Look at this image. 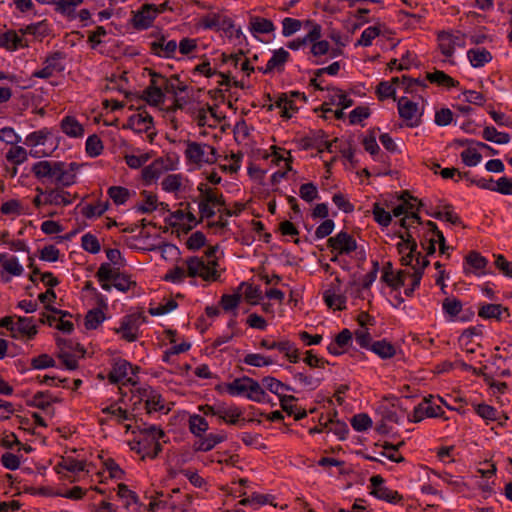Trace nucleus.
<instances>
[{"instance_id":"obj_38","label":"nucleus","mask_w":512,"mask_h":512,"mask_svg":"<svg viewBox=\"0 0 512 512\" xmlns=\"http://www.w3.org/2000/svg\"><path fill=\"white\" fill-rule=\"evenodd\" d=\"M86 463L84 461H78L73 457H62V460L54 467L57 473L61 472V469L77 473L85 470Z\"/></svg>"},{"instance_id":"obj_63","label":"nucleus","mask_w":512,"mask_h":512,"mask_svg":"<svg viewBox=\"0 0 512 512\" xmlns=\"http://www.w3.org/2000/svg\"><path fill=\"white\" fill-rule=\"evenodd\" d=\"M462 307L461 301L456 298H445L442 303L443 311L452 318L461 313Z\"/></svg>"},{"instance_id":"obj_44","label":"nucleus","mask_w":512,"mask_h":512,"mask_svg":"<svg viewBox=\"0 0 512 512\" xmlns=\"http://www.w3.org/2000/svg\"><path fill=\"white\" fill-rule=\"evenodd\" d=\"M107 194L116 205L125 204L131 195L130 190L123 186H111L108 188Z\"/></svg>"},{"instance_id":"obj_2","label":"nucleus","mask_w":512,"mask_h":512,"mask_svg":"<svg viewBox=\"0 0 512 512\" xmlns=\"http://www.w3.org/2000/svg\"><path fill=\"white\" fill-rule=\"evenodd\" d=\"M303 146L307 148H315L318 153L327 151L329 153L340 152L346 160H352L355 155L352 144L348 140L335 138L332 141L326 139L322 130L312 131L303 139Z\"/></svg>"},{"instance_id":"obj_26","label":"nucleus","mask_w":512,"mask_h":512,"mask_svg":"<svg viewBox=\"0 0 512 512\" xmlns=\"http://www.w3.org/2000/svg\"><path fill=\"white\" fill-rule=\"evenodd\" d=\"M194 71L204 75L207 78H212V77L216 76L218 78V80H217L218 86H225V87L230 86L231 80H230L229 75L225 74L223 72H218L216 69L212 68L209 61H204V62L198 64L194 68Z\"/></svg>"},{"instance_id":"obj_19","label":"nucleus","mask_w":512,"mask_h":512,"mask_svg":"<svg viewBox=\"0 0 512 512\" xmlns=\"http://www.w3.org/2000/svg\"><path fill=\"white\" fill-rule=\"evenodd\" d=\"M157 15L153 4H144L132 17V25L137 30H144L152 26Z\"/></svg>"},{"instance_id":"obj_28","label":"nucleus","mask_w":512,"mask_h":512,"mask_svg":"<svg viewBox=\"0 0 512 512\" xmlns=\"http://www.w3.org/2000/svg\"><path fill=\"white\" fill-rule=\"evenodd\" d=\"M249 31L253 36L259 34H269L275 31V25L267 18L260 16H250L249 18Z\"/></svg>"},{"instance_id":"obj_24","label":"nucleus","mask_w":512,"mask_h":512,"mask_svg":"<svg viewBox=\"0 0 512 512\" xmlns=\"http://www.w3.org/2000/svg\"><path fill=\"white\" fill-rule=\"evenodd\" d=\"M128 126L137 132H147L153 126V118L146 110H138L129 116Z\"/></svg>"},{"instance_id":"obj_9","label":"nucleus","mask_w":512,"mask_h":512,"mask_svg":"<svg viewBox=\"0 0 512 512\" xmlns=\"http://www.w3.org/2000/svg\"><path fill=\"white\" fill-rule=\"evenodd\" d=\"M372 490L370 494L379 500L386 501L391 504L399 503L403 500V496L398 491L391 490L383 486L384 478L381 475H374L370 478Z\"/></svg>"},{"instance_id":"obj_54","label":"nucleus","mask_w":512,"mask_h":512,"mask_svg":"<svg viewBox=\"0 0 512 512\" xmlns=\"http://www.w3.org/2000/svg\"><path fill=\"white\" fill-rule=\"evenodd\" d=\"M183 179L182 174H169L161 183L162 189L166 192H176L182 186Z\"/></svg>"},{"instance_id":"obj_40","label":"nucleus","mask_w":512,"mask_h":512,"mask_svg":"<svg viewBox=\"0 0 512 512\" xmlns=\"http://www.w3.org/2000/svg\"><path fill=\"white\" fill-rule=\"evenodd\" d=\"M0 265L2 268L13 276L23 274V267L19 264L18 259L14 256L8 258L6 253H0Z\"/></svg>"},{"instance_id":"obj_29","label":"nucleus","mask_w":512,"mask_h":512,"mask_svg":"<svg viewBox=\"0 0 512 512\" xmlns=\"http://www.w3.org/2000/svg\"><path fill=\"white\" fill-rule=\"evenodd\" d=\"M467 58L474 68H481L492 60V54L485 48H471L467 51Z\"/></svg>"},{"instance_id":"obj_17","label":"nucleus","mask_w":512,"mask_h":512,"mask_svg":"<svg viewBox=\"0 0 512 512\" xmlns=\"http://www.w3.org/2000/svg\"><path fill=\"white\" fill-rule=\"evenodd\" d=\"M478 187L481 189L497 192L502 195H512V178L502 176L497 180L488 176L482 180H478Z\"/></svg>"},{"instance_id":"obj_61","label":"nucleus","mask_w":512,"mask_h":512,"mask_svg":"<svg viewBox=\"0 0 512 512\" xmlns=\"http://www.w3.org/2000/svg\"><path fill=\"white\" fill-rule=\"evenodd\" d=\"M351 426L355 431L362 432L372 427V419L366 413H359L352 417Z\"/></svg>"},{"instance_id":"obj_34","label":"nucleus","mask_w":512,"mask_h":512,"mask_svg":"<svg viewBox=\"0 0 512 512\" xmlns=\"http://www.w3.org/2000/svg\"><path fill=\"white\" fill-rule=\"evenodd\" d=\"M23 38L14 30H8L0 34V47L9 51H15L19 47H23Z\"/></svg>"},{"instance_id":"obj_16","label":"nucleus","mask_w":512,"mask_h":512,"mask_svg":"<svg viewBox=\"0 0 512 512\" xmlns=\"http://www.w3.org/2000/svg\"><path fill=\"white\" fill-rule=\"evenodd\" d=\"M444 411L438 405L433 406L429 404V400L424 398V400L415 406L413 413L408 415L409 422L418 423L422 421L425 417L429 418H437L442 417Z\"/></svg>"},{"instance_id":"obj_7","label":"nucleus","mask_w":512,"mask_h":512,"mask_svg":"<svg viewBox=\"0 0 512 512\" xmlns=\"http://www.w3.org/2000/svg\"><path fill=\"white\" fill-rule=\"evenodd\" d=\"M465 45V36L460 31H442L438 34V46L445 57H452L456 47Z\"/></svg>"},{"instance_id":"obj_46","label":"nucleus","mask_w":512,"mask_h":512,"mask_svg":"<svg viewBox=\"0 0 512 512\" xmlns=\"http://www.w3.org/2000/svg\"><path fill=\"white\" fill-rule=\"evenodd\" d=\"M207 420L197 414L191 415L189 418V429L192 434L197 437H201L202 433L208 430Z\"/></svg>"},{"instance_id":"obj_18","label":"nucleus","mask_w":512,"mask_h":512,"mask_svg":"<svg viewBox=\"0 0 512 512\" xmlns=\"http://www.w3.org/2000/svg\"><path fill=\"white\" fill-rule=\"evenodd\" d=\"M290 59V53L284 48H279L273 51L271 58L268 60L265 67H258V70L263 74H272L274 72L281 73L284 71L285 64Z\"/></svg>"},{"instance_id":"obj_5","label":"nucleus","mask_w":512,"mask_h":512,"mask_svg":"<svg viewBox=\"0 0 512 512\" xmlns=\"http://www.w3.org/2000/svg\"><path fill=\"white\" fill-rule=\"evenodd\" d=\"M147 321L142 312L125 315L120 322V326L114 331L121 335V338L127 342H134L139 338V328Z\"/></svg>"},{"instance_id":"obj_59","label":"nucleus","mask_w":512,"mask_h":512,"mask_svg":"<svg viewBox=\"0 0 512 512\" xmlns=\"http://www.w3.org/2000/svg\"><path fill=\"white\" fill-rule=\"evenodd\" d=\"M223 14L220 13H209L201 17L199 26L205 30H216L219 31L220 19Z\"/></svg>"},{"instance_id":"obj_42","label":"nucleus","mask_w":512,"mask_h":512,"mask_svg":"<svg viewBox=\"0 0 512 512\" xmlns=\"http://www.w3.org/2000/svg\"><path fill=\"white\" fill-rule=\"evenodd\" d=\"M249 376H242L239 378H235L232 382L226 383V391L231 396H245L248 393V383L243 381L244 379H249Z\"/></svg>"},{"instance_id":"obj_62","label":"nucleus","mask_w":512,"mask_h":512,"mask_svg":"<svg viewBox=\"0 0 512 512\" xmlns=\"http://www.w3.org/2000/svg\"><path fill=\"white\" fill-rule=\"evenodd\" d=\"M483 153L478 150L477 141H471L460 152L461 160H481Z\"/></svg>"},{"instance_id":"obj_64","label":"nucleus","mask_w":512,"mask_h":512,"mask_svg":"<svg viewBox=\"0 0 512 512\" xmlns=\"http://www.w3.org/2000/svg\"><path fill=\"white\" fill-rule=\"evenodd\" d=\"M372 213L374 220L381 226L387 227L392 221V215L380 206L379 203L373 204Z\"/></svg>"},{"instance_id":"obj_23","label":"nucleus","mask_w":512,"mask_h":512,"mask_svg":"<svg viewBox=\"0 0 512 512\" xmlns=\"http://www.w3.org/2000/svg\"><path fill=\"white\" fill-rule=\"evenodd\" d=\"M306 26H310V30L308 33L302 38H296L287 43V47L291 50H299L300 48L308 45L309 41L317 40L322 36V27L321 25L312 22L306 21Z\"/></svg>"},{"instance_id":"obj_41","label":"nucleus","mask_w":512,"mask_h":512,"mask_svg":"<svg viewBox=\"0 0 512 512\" xmlns=\"http://www.w3.org/2000/svg\"><path fill=\"white\" fill-rule=\"evenodd\" d=\"M472 406L476 414L485 421H497L500 419V412L491 405L473 403Z\"/></svg>"},{"instance_id":"obj_37","label":"nucleus","mask_w":512,"mask_h":512,"mask_svg":"<svg viewBox=\"0 0 512 512\" xmlns=\"http://www.w3.org/2000/svg\"><path fill=\"white\" fill-rule=\"evenodd\" d=\"M243 381L248 383L249 390L248 393L245 394L246 398L257 403L265 401L266 392L257 380L250 377L249 379H244Z\"/></svg>"},{"instance_id":"obj_60","label":"nucleus","mask_w":512,"mask_h":512,"mask_svg":"<svg viewBox=\"0 0 512 512\" xmlns=\"http://www.w3.org/2000/svg\"><path fill=\"white\" fill-rule=\"evenodd\" d=\"M81 246L82 248L91 253L97 254L101 250V245L97 237L91 233H86L81 238Z\"/></svg>"},{"instance_id":"obj_8","label":"nucleus","mask_w":512,"mask_h":512,"mask_svg":"<svg viewBox=\"0 0 512 512\" xmlns=\"http://www.w3.org/2000/svg\"><path fill=\"white\" fill-rule=\"evenodd\" d=\"M327 246L332 252L349 255L357 250L355 238L346 231H340L335 236L328 238Z\"/></svg>"},{"instance_id":"obj_52","label":"nucleus","mask_w":512,"mask_h":512,"mask_svg":"<svg viewBox=\"0 0 512 512\" xmlns=\"http://www.w3.org/2000/svg\"><path fill=\"white\" fill-rule=\"evenodd\" d=\"M187 89L188 86L182 82L178 76H172L167 80L164 93L174 97L179 95V93L185 92Z\"/></svg>"},{"instance_id":"obj_39","label":"nucleus","mask_w":512,"mask_h":512,"mask_svg":"<svg viewBox=\"0 0 512 512\" xmlns=\"http://www.w3.org/2000/svg\"><path fill=\"white\" fill-rule=\"evenodd\" d=\"M262 384L268 391L277 395L279 398L280 396L284 395L281 393L282 390L294 391V388H292L290 385L285 384L272 376H265L262 379Z\"/></svg>"},{"instance_id":"obj_35","label":"nucleus","mask_w":512,"mask_h":512,"mask_svg":"<svg viewBox=\"0 0 512 512\" xmlns=\"http://www.w3.org/2000/svg\"><path fill=\"white\" fill-rule=\"evenodd\" d=\"M222 411L223 412H222V415H221V420H223L227 424H230V425H237V424L244 425L246 423V419L245 418H241L243 412H242V410L238 406H236V405H232L230 407L223 406V410Z\"/></svg>"},{"instance_id":"obj_13","label":"nucleus","mask_w":512,"mask_h":512,"mask_svg":"<svg viewBox=\"0 0 512 512\" xmlns=\"http://www.w3.org/2000/svg\"><path fill=\"white\" fill-rule=\"evenodd\" d=\"M308 44L311 45L309 54L313 57V59L309 58V60L315 65L323 64L324 60H322V57L325 55H328L329 58H335L339 55L337 49L331 48L329 42L321 40V38L309 41Z\"/></svg>"},{"instance_id":"obj_1","label":"nucleus","mask_w":512,"mask_h":512,"mask_svg":"<svg viewBox=\"0 0 512 512\" xmlns=\"http://www.w3.org/2000/svg\"><path fill=\"white\" fill-rule=\"evenodd\" d=\"M76 162H35L32 171L38 179H48L62 187H69L76 181Z\"/></svg>"},{"instance_id":"obj_31","label":"nucleus","mask_w":512,"mask_h":512,"mask_svg":"<svg viewBox=\"0 0 512 512\" xmlns=\"http://www.w3.org/2000/svg\"><path fill=\"white\" fill-rule=\"evenodd\" d=\"M426 80L432 84H436L447 89L456 88L460 85L459 81L455 80L442 70H435L434 72L427 73Z\"/></svg>"},{"instance_id":"obj_56","label":"nucleus","mask_w":512,"mask_h":512,"mask_svg":"<svg viewBox=\"0 0 512 512\" xmlns=\"http://www.w3.org/2000/svg\"><path fill=\"white\" fill-rule=\"evenodd\" d=\"M331 424L330 431L333 432L339 440H345L348 433L349 428L348 425L344 421H340L338 419L329 418L328 422L324 424V428L327 427V425Z\"/></svg>"},{"instance_id":"obj_57","label":"nucleus","mask_w":512,"mask_h":512,"mask_svg":"<svg viewBox=\"0 0 512 512\" xmlns=\"http://www.w3.org/2000/svg\"><path fill=\"white\" fill-rule=\"evenodd\" d=\"M64 54L60 51H56L49 55L45 61L44 64L48 66L54 73H60L64 71L65 65L63 64Z\"/></svg>"},{"instance_id":"obj_15","label":"nucleus","mask_w":512,"mask_h":512,"mask_svg":"<svg viewBox=\"0 0 512 512\" xmlns=\"http://www.w3.org/2000/svg\"><path fill=\"white\" fill-rule=\"evenodd\" d=\"M139 369L138 366H133L129 361L118 358L114 361L107 378L111 384H119L127 377L129 371H131L133 375H136Z\"/></svg>"},{"instance_id":"obj_20","label":"nucleus","mask_w":512,"mask_h":512,"mask_svg":"<svg viewBox=\"0 0 512 512\" xmlns=\"http://www.w3.org/2000/svg\"><path fill=\"white\" fill-rule=\"evenodd\" d=\"M197 190L199 191L198 203L212 204V206L219 207L226 206L223 194L217 188L210 187L208 183H199Z\"/></svg>"},{"instance_id":"obj_47","label":"nucleus","mask_w":512,"mask_h":512,"mask_svg":"<svg viewBox=\"0 0 512 512\" xmlns=\"http://www.w3.org/2000/svg\"><path fill=\"white\" fill-rule=\"evenodd\" d=\"M85 150L90 158L98 157L103 150V143L96 134L90 135L85 143Z\"/></svg>"},{"instance_id":"obj_3","label":"nucleus","mask_w":512,"mask_h":512,"mask_svg":"<svg viewBox=\"0 0 512 512\" xmlns=\"http://www.w3.org/2000/svg\"><path fill=\"white\" fill-rule=\"evenodd\" d=\"M95 277L104 291L110 292L112 288L126 293L137 286L131 275L121 272L119 267H112L110 263H102Z\"/></svg>"},{"instance_id":"obj_55","label":"nucleus","mask_w":512,"mask_h":512,"mask_svg":"<svg viewBox=\"0 0 512 512\" xmlns=\"http://www.w3.org/2000/svg\"><path fill=\"white\" fill-rule=\"evenodd\" d=\"M145 197V203L139 204L135 207L137 212L142 214L151 213L157 209V196L155 194H151L146 190L141 193Z\"/></svg>"},{"instance_id":"obj_33","label":"nucleus","mask_w":512,"mask_h":512,"mask_svg":"<svg viewBox=\"0 0 512 512\" xmlns=\"http://www.w3.org/2000/svg\"><path fill=\"white\" fill-rule=\"evenodd\" d=\"M370 350L378 355L381 359H391L396 355L395 346L386 339L374 341Z\"/></svg>"},{"instance_id":"obj_6","label":"nucleus","mask_w":512,"mask_h":512,"mask_svg":"<svg viewBox=\"0 0 512 512\" xmlns=\"http://www.w3.org/2000/svg\"><path fill=\"white\" fill-rule=\"evenodd\" d=\"M187 265L186 275L188 277H200L204 281H217L220 274L217 270L209 265H206L204 260L197 256H191L185 260Z\"/></svg>"},{"instance_id":"obj_10","label":"nucleus","mask_w":512,"mask_h":512,"mask_svg":"<svg viewBox=\"0 0 512 512\" xmlns=\"http://www.w3.org/2000/svg\"><path fill=\"white\" fill-rule=\"evenodd\" d=\"M178 162H151L141 171V177L144 185L149 186L157 181L165 172L177 169Z\"/></svg>"},{"instance_id":"obj_21","label":"nucleus","mask_w":512,"mask_h":512,"mask_svg":"<svg viewBox=\"0 0 512 512\" xmlns=\"http://www.w3.org/2000/svg\"><path fill=\"white\" fill-rule=\"evenodd\" d=\"M177 47L178 45L175 40L166 41L164 35L150 43L151 52L161 58H174Z\"/></svg>"},{"instance_id":"obj_12","label":"nucleus","mask_w":512,"mask_h":512,"mask_svg":"<svg viewBox=\"0 0 512 512\" xmlns=\"http://www.w3.org/2000/svg\"><path fill=\"white\" fill-rule=\"evenodd\" d=\"M398 112L400 117L409 127H417L420 124V114L418 104L409 100L407 97H401L398 100Z\"/></svg>"},{"instance_id":"obj_36","label":"nucleus","mask_w":512,"mask_h":512,"mask_svg":"<svg viewBox=\"0 0 512 512\" xmlns=\"http://www.w3.org/2000/svg\"><path fill=\"white\" fill-rule=\"evenodd\" d=\"M70 196V193L67 191L50 190L47 192V196L44 199V204L55 206H68L72 203V199L70 198Z\"/></svg>"},{"instance_id":"obj_48","label":"nucleus","mask_w":512,"mask_h":512,"mask_svg":"<svg viewBox=\"0 0 512 512\" xmlns=\"http://www.w3.org/2000/svg\"><path fill=\"white\" fill-rule=\"evenodd\" d=\"M105 320V314L101 309H91L85 316V327L94 330Z\"/></svg>"},{"instance_id":"obj_50","label":"nucleus","mask_w":512,"mask_h":512,"mask_svg":"<svg viewBox=\"0 0 512 512\" xmlns=\"http://www.w3.org/2000/svg\"><path fill=\"white\" fill-rule=\"evenodd\" d=\"M242 361L243 363L254 367H264L274 363L272 357L256 353L246 354Z\"/></svg>"},{"instance_id":"obj_53","label":"nucleus","mask_w":512,"mask_h":512,"mask_svg":"<svg viewBox=\"0 0 512 512\" xmlns=\"http://www.w3.org/2000/svg\"><path fill=\"white\" fill-rule=\"evenodd\" d=\"M83 3V0H55V10L66 16H70L75 8Z\"/></svg>"},{"instance_id":"obj_58","label":"nucleus","mask_w":512,"mask_h":512,"mask_svg":"<svg viewBox=\"0 0 512 512\" xmlns=\"http://www.w3.org/2000/svg\"><path fill=\"white\" fill-rule=\"evenodd\" d=\"M324 302L329 308L335 307L339 311L346 309V297L344 295L332 294L326 291L323 295Z\"/></svg>"},{"instance_id":"obj_49","label":"nucleus","mask_w":512,"mask_h":512,"mask_svg":"<svg viewBox=\"0 0 512 512\" xmlns=\"http://www.w3.org/2000/svg\"><path fill=\"white\" fill-rule=\"evenodd\" d=\"M109 206L110 204L108 201L104 203L98 201L96 205L88 204L85 207H83L81 213L84 217L88 219H91L95 216L100 217L109 209Z\"/></svg>"},{"instance_id":"obj_30","label":"nucleus","mask_w":512,"mask_h":512,"mask_svg":"<svg viewBox=\"0 0 512 512\" xmlns=\"http://www.w3.org/2000/svg\"><path fill=\"white\" fill-rule=\"evenodd\" d=\"M16 325V334L18 335V339L20 337H27V339H33L37 333V326L33 323V318L31 317H18Z\"/></svg>"},{"instance_id":"obj_4","label":"nucleus","mask_w":512,"mask_h":512,"mask_svg":"<svg viewBox=\"0 0 512 512\" xmlns=\"http://www.w3.org/2000/svg\"><path fill=\"white\" fill-rule=\"evenodd\" d=\"M23 143L29 148V156L33 158L53 156L56 150L52 132L48 128L31 132L26 136ZM54 157H60L59 153L54 154Z\"/></svg>"},{"instance_id":"obj_11","label":"nucleus","mask_w":512,"mask_h":512,"mask_svg":"<svg viewBox=\"0 0 512 512\" xmlns=\"http://www.w3.org/2000/svg\"><path fill=\"white\" fill-rule=\"evenodd\" d=\"M489 261L486 257L482 256L478 251L472 250L464 257L463 271L465 274L473 273L476 276L489 274L486 268Z\"/></svg>"},{"instance_id":"obj_51","label":"nucleus","mask_w":512,"mask_h":512,"mask_svg":"<svg viewBox=\"0 0 512 512\" xmlns=\"http://www.w3.org/2000/svg\"><path fill=\"white\" fill-rule=\"evenodd\" d=\"M483 137L487 141L495 142V143H498V144H506L510 140V136H509L508 133L499 132L493 126L486 127L484 129Z\"/></svg>"},{"instance_id":"obj_25","label":"nucleus","mask_w":512,"mask_h":512,"mask_svg":"<svg viewBox=\"0 0 512 512\" xmlns=\"http://www.w3.org/2000/svg\"><path fill=\"white\" fill-rule=\"evenodd\" d=\"M274 108L280 109V115L285 119H290L298 110V107L295 105V100L288 97L287 93L281 94L274 104L267 106L268 111H272Z\"/></svg>"},{"instance_id":"obj_43","label":"nucleus","mask_w":512,"mask_h":512,"mask_svg":"<svg viewBox=\"0 0 512 512\" xmlns=\"http://www.w3.org/2000/svg\"><path fill=\"white\" fill-rule=\"evenodd\" d=\"M143 99L151 106L159 107L164 104L165 93L158 88H147L143 91Z\"/></svg>"},{"instance_id":"obj_27","label":"nucleus","mask_w":512,"mask_h":512,"mask_svg":"<svg viewBox=\"0 0 512 512\" xmlns=\"http://www.w3.org/2000/svg\"><path fill=\"white\" fill-rule=\"evenodd\" d=\"M61 131L71 138H81L84 135L83 125L74 117L66 115L60 122Z\"/></svg>"},{"instance_id":"obj_14","label":"nucleus","mask_w":512,"mask_h":512,"mask_svg":"<svg viewBox=\"0 0 512 512\" xmlns=\"http://www.w3.org/2000/svg\"><path fill=\"white\" fill-rule=\"evenodd\" d=\"M478 316L484 320L501 322L510 316L508 307L496 303H479Z\"/></svg>"},{"instance_id":"obj_32","label":"nucleus","mask_w":512,"mask_h":512,"mask_svg":"<svg viewBox=\"0 0 512 512\" xmlns=\"http://www.w3.org/2000/svg\"><path fill=\"white\" fill-rule=\"evenodd\" d=\"M294 401H297V398L293 395L280 396V406L284 412L288 415H293L297 421L304 419L307 416V411L293 405L292 402Z\"/></svg>"},{"instance_id":"obj_45","label":"nucleus","mask_w":512,"mask_h":512,"mask_svg":"<svg viewBox=\"0 0 512 512\" xmlns=\"http://www.w3.org/2000/svg\"><path fill=\"white\" fill-rule=\"evenodd\" d=\"M401 80H402V87L404 88L406 93L413 94V93H416L420 89L424 90L427 88V83H426L425 79L412 78V77H409L406 75H402Z\"/></svg>"},{"instance_id":"obj_22","label":"nucleus","mask_w":512,"mask_h":512,"mask_svg":"<svg viewBox=\"0 0 512 512\" xmlns=\"http://www.w3.org/2000/svg\"><path fill=\"white\" fill-rule=\"evenodd\" d=\"M184 153L187 160H209V156L215 154V148L208 144L189 142Z\"/></svg>"}]
</instances>
